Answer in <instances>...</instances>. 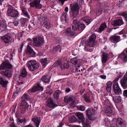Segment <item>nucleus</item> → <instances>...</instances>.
I'll return each mask as SVG.
<instances>
[{
	"instance_id": "obj_34",
	"label": "nucleus",
	"mask_w": 127,
	"mask_h": 127,
	"mask_svg": "<svg viewBox=\"0 0 127 127\" xmlns=\"http://www.w3.org/2000/svg\"><path fill=\"white\" fill-rule=\"evenodd\" d=\"M21 9L22 11V14L25 17L30 18V15L27 9L23 7L21 8Z\"/></svg>"
},
{
	"instance_id": "obj_62",
	"label": "nucleus",
	"mask_w": 127,
	"mask_h": 127,
	"mask_svg": "<svg viewBox=\"0 0 127 127\" xmlns=\"http://www.w3.org/2000/svg\"><path fill=\"white\" fill-rule=\"evenodd\" d=\"M70 91V89L69 88H66L65 90V92L66 93H68Z\"/></svg>"
},
{
	"instance_id": "obj_28",
	"label": "nucleus",
	"mask_w": 127,
	"mask_h": 127,
	"mask_svg": "<svg viewBox=\"0 0 127 127\" xmlns=\"http://www.w3.org/2000/svg\"><path fill=\"white\" fill-rule=\"evenodd\" d=\"M118 58L121 59L124 62H126L127 61V55L125 52H122L120 54Z\"/></svg>"
},
{
	"instance_id": "obj_38",
	"label": "nucleus",
	"mask_w": 127,
	"mask_h": 127,
	"mask_svg": "<svg viewBox=\"0 0 127 127\" xmlns=\"http://www.w3.org/2000/svg\"><path fill=\"white\" fill-rule=\"evenodd\" d=\"M87 115L88 116L94 115V113H95V111L93 109L91 110L90 109H88L86 111Z\"/></svg>"
},
{
	"instance_id": "obj_13",
	"label": "nucleus",
	"mask_w": 127,
	"mask_h": 127,
	"mask_svg": "<svg viewBox=\"0 0 127 127\" xmlns=\"http://www.w3.org/2000/svg\"><path fill=\"white\" fill-rule=\"evenodd\" d=\"M40 20L41 25L44 24V27L47 29L50 28V24L49 22L47 21L46 19L42 17L41 18Z\"/></svg>"
},
{
	"instance_id": "obj_10",
	"label": "nucleus",
	"mask_w": 127,
	"mask_h": 127,
	"mask_svg": "<svg viewBox=\"0 0 127 127\" xmlns=\"http://www.w3.org/2000/svg\"><path fill=\"white\" fill-rule=\"evenodd\" d=\"M109 102L108 101H106L104 103V111L106 113H111L112 112V107L110 106Z\"/></svg>"
},
{
	"instance_id": "obj_47",
	"label": "nucleus",
	"mask_w": 127,
	"mask_h": 127,
	"mask_svg": "<svg viewBox=\"0 0 127 127\" xmlns=\"http://www.w3.org/2000/svg\"><path fill=\"white\" fill-rule=\"evenodd\" d=\"M84 49L85 50L90 52H92L93 50V49L92 48H90L89 46H85Z\"/></svg>"
},
{
	"instance_id": "obj_54",
	"label": "nucleus",
	"mask_w": 127,
	"mask_h": 127,
	"mask_svg": "<svg viewBox=\"0 0 127 127\" xmlns=\"http://www.w3.org/2000/svg\"><path fill=\"white\" fill-rule=\"evenodd\" d=\"M121 15L124 16L127 20V13L125 12H123L121 13Z\"/></svg>"
},
{
	"instance_id": "obj_32",
	"label": "nucleus",
	"mask_w": 127,
	"mask_h": 127,
	"mask_svg": "<svg viewBox=\"0 0 127 127\" xmlns=\"http://www.w3.org/2000/svg\"><path fill=\"white\" fill-rule=\"evenodd\" d=\"M8 83V81L4 78H0V84L3 87H6Z\"/></svg>"
},
{
	"instance_id": "obj_63",
	"label": "nucleus",
	"mask_w": 127,
	"mask_h": 127,
	"mask_svg": "<svg viewBox=\"0 0 127 127\" xmlns=\"http://www.w3.org/2000/svg\"><path fill=\"white\" fill-rule=\"evenodd\" d=\"M63 124H64L62 123L61 122L59 124V125L57 127H62Z\"/></svg>"
},
{
	"instance_id": "obj_27",
	"label": "nucleus",
	"mask_w": 127,
	"mask_h": 127,
	"mask_svg": "<svg viewBox=\"0 0 127 127\" xmlns=\"http://www.w3.org/2000/svg\"><path fill=\"white\" fill-rule=\"evenodd\" d=\"M108 54L105 52H103L102 53L101 58V61L102 64L106 63L107 61Z\"/></svg>"
},
{
	"instance_id": "obj_58",
	"label": "nucleus",
	"mask_w": 127,
	"mask_h": 127,
	"mask_svg": "<svg viewBox=\"0 0 127 127\" xmlns=\"http://www.w3.org/2000/svg\"><path fill=\"white\" fill-rule=\"evenodd\" d=\"M71 101V102L70 103V105L72 106H74L76 105V102L74 101L73 100Z\"/></svg>"
},
{
	"instance_id": "obj_18",
	"label": "nucleus",
	"mask_w": 127,
	"mask_h": 127,
	"mask_svg": "<svg viewBox=\"0 0 127 127\" xmlns=\"http://www.w3.org/2000/svg\"><path fill=\"white\" fill-rule=\"evenodd\" d=\"M2 41L5 44H7L11 41V37L8 34H6L1 37Z\"/></svg>"
},
{
	"instance_id": "obj_41",
	"label": "nucleus",
	"mask_w": 127,
	"mask_h": 127,
	"mask_svg": "<svg viewBox=\"0 0 127 127\" xmlns=\"http://www.w3.org/2000/svg\"><path fill=\"white\" fill-rule=\"evenodd\" d=\"M84 99L85 101L86 102H91L89 96L88 94H85L84 95Z\"/></svg>"
},
{
	"instance_id": "obj_11",
	"label": "nucleus",
	"mask_w": 127,
	"mask_h": 127,
	"mask_svg": "<svg viewBox=\"0 0 127 127\" xmlns=\"http://www.w3.org/2000/svg\"><path fill=\"white\" fill-rule=\"evenodd\" d=\"M40 0H34L30 3V6L32 7H35L37 9H40L42 7V5L40 4Z\"/></svg>"
},
{
	"instance_id": "obj_39",
	"label": "nucleus",
	"mask_w": 127,
	"mask_h": 127,
	"mask_svg": "<svg viewBox=\"0 0 127 127\" xmlns=\"http://www.w3.org/2000/svg\"><path fill=\"white\" fill-rule=\"evenodd\" d=\"M113 100L115 102L119 103L121 100V98L119 96H114L113 97Z\"/></svg>"
},
{
	"instance_id": "obj_57",
	"label": "nucleus",
	"mask_w": 127,
	"mask_h": 127,
	"mask_svg": "<svg viewBox=\"0 0 127 127\" xmlns=\"http://www.w3.org/2000/svg\"><path fill=\"white\" fill-rule=\"evenodd\" d=\"M123 95L124 96L127 97V90H125L124 91Z\"/></svg>"
},
{
	"instance_id": "obj_44",
	"label": "nucleus",
	"mask_w": 127,
	"mask_h": 127,
	"mask_svg": "<svg viewBox=\"0 0 127 127\" xmlns=\"http://www.w3.org/2000/svg\"><path fill=\"white\" fill-rule=\"evenodd\" d=\"M73 100V97H66L64 98V100L65 102H69L72 101Z\"/></svg>"
},
{
	"instance_id": "obj_45",
	"label": "nucleus",
	"mask_w": 127,
	"mask_h": 127,
	"mask_svg": "<svg viewBox=\"0 0 127 127\" xmlns=\"http://www.w3.org/2000/svg\"><path fill=\"white\" fill-rule=\"evenodd\" d=\"M36 26V25H35L34 22H32L30 24L29 26V28L30 30H32L34 29L35 27Z\"/></svg>"
},
{
	"instance_id": "obj_51",
	"label": "nucleus",
	"mask_w": 127,
	"mask_h": 127,
	"mask_svg": "<svg viewBox=\"0 0 127 127\" xmlns=\"http://www.w3.org/2000/svg\"><path fill=\"white\" fill-rule=\"evenodd\" d=\"M72 53L73 55L76 56L78 53V50L77 49H75L72 51Z\"/></svg>"
},
{
	"instance_id": "obj_3",
	"label": "nucleus",
	"mask_w": 127,
	"mask_h": 127,
	"mask_svg": "<svg viewBox=\"0 0 127 127\" xmlns=\"http://www.w3.org/2000/svg\"><path fill=\"white\" fill-rule=\"evenodd\" d=\"M27 64L29 69L31 71H33L39 67V63L35 60H31L28 61Z\"/></svg>"
},
{
	"instance_id": "obj_50",
	"label": "nucleus",
	"mask_w": 127,
	"mask_h": 127,
	"mask_svg": "<svg viewBox=\"0 0 127 127\" xmlns=\"http://www.w3.org/2000/svg\"><path fill=\"white\" fill-rule=\"evenodd\" d=\"M18 122L21 123H25L26 122V120L25 118H24L21 119H18Z\"/></svg>"
},
{
	"instance_id": "obj_7",
	"label": "nucleus",
	"mask_w": 127,
	"mask_h": 127,
	"mask_svg": "<svg viewBox=\"0 0 127 127\" xmlns=\"http://www.w3.org/2000/svg\"><path fill=\"white\" fill-rule=\"evenodd\" d=\"M29 105L26 102H22L19 103L18 107L21 114H24L26 113L28 110Z\"/></svg>"
},
{
	"instance_id": "obj_49",
	"label": "nucleus",
	"mask_w": 127,
	"mask_h": 127,
	"mask_svg": "<svg viewBox=\"0 0 127 127\" xmlns=\"http://www.w3.org/2000/svg\"><path fill=\"white\" fill-rule=\"evenodd\" d=\"M47 59L46 58L42 59L41 62L42 65L45 66L46 64Z\"/></svg>"
},
{
	"instance_id": "obj_14",
	"label": "nucleus",
	"mask_w": 127,
	"mask_h": 127,
	"mask_svg": "<svg viewBox=\"0 0 127 127\" xmlns=\"http://www.w3.org/2000/svg\"><path fill=\"white\" fill-rule=\"evenodd\" d=\"M46 105L49 107L53 108L58 106L51 98H49L46 101Z\"/></svg>"
},
{
	"instance_id": "obj_9",
	"label": "nucleus",
	"mask_w": 127,
	"mask_h": 127,
	"mask_svg": "<svg viewBox=\"0 0 127 127\" xmlns=\"http://www.w3.org/2000/svg\"><path fill=\"white\" fill-rule=\"evenodd\" d=\"M96 38V36L94 34H92L89 38L87 41V46L91 47H93L95 45L94 41Z\"/></svg>"
},
{
	"instance_id": "obj_43",
	"label": "nucleus",
	"mask_w": 127,
	"mask_h": 127,
	"mask_svg": "<svg viewBox=\"0 0 127 127\" xmlns=\"http://www.w3.org/2000/svg\"><path fill=\"white\" fill-rule=\"evenodd\" d=\"M27 72L25 68H23L21 72V76L23 77H25L27 76Z\"/></svg>"
},
{
	"instance_id": "obj_20",
	"label": "nucleus",
	"mask_w": 127,
	"mask_h": 127,
	"mask_svg": "<svg viewBox=\"0 0 127 127\" xmlns=\"http://www.w3.org/2000/svg\"><path fill=\"white\" fill-rule=\"evenodd\" d=\"M27 53L30 57H34L35 54V52L29 45H28L27 47Z\"/></svg>"
},
{
	"instance_id": "obj_23",
	"label": "nucleus",
	"mask_w": 127,
	"mask_h": 127,
	"mask_svg": "<svg viewBox=\"0 0 127 127\" xmlns=\"http://www.w3.org/2000/svg\"><path fill=\"white\" fill-rule=\"evenodd\" d=\"M116 123H118L117 124H118V126L120 125V127H125L126 124L125 122L121 118H118Z\"/></svg>"
},
{
	"instance_id": "obj_42",
	"label": "nucleus",
	"mask_w": 127,
	"mask_h": 127,
	"mask_svg": "<svg viewBox=\"0 0 127 127\" xmlns=\"http://www.w3.org/2000/svg\"><path fill=\"white\" fill-rule=\"evenodd\" d=\"M26 18H22L21 19L20 21L22 26L24 27L26 25Z\"/></svg>"
},
{
	"instance_id": "obj_26",
	"label": "nucleus",
	"mask_w": 127,
	"mask_h": 127,
	"mask_svg": "<svg viewBox=\"0 0 127 127\" xmlns=\"http://www.w3.org/2000/svg\"><path fill=\"white\" fill-rule=\"evenodd\" d=\"M4 21L2 19H0V29L1 31L5 30L6 27V22Z\"/></svg>"
},
{
	"instance_id": "obj_29",
	"label": "nucleus",
	"mask_w": 127,
	"mask_h": 127,
	"mask_svg": "<svg viewBox=\"0 0 127 127\" xmlns=\"http://www.w3.org/2000/svg\"><path fill=\"white\" fill-rule=\"evenodd\" d=\"M66 15L67 13H65L61 17V19L63 22V26L64 27H65L67 25L66 19Z\"/></svg>"
},
{
	"instance_id": "obj_55",
	"label": "nucleus",
	"mask_w": 127,
	"mask_h": 127,
	"mask_svg": "<svg viewBox=\"0 0 127 127\" xmlns=\"http://www.w3.org/2000/svg\"><path fill=\"white\" fill-rule=\"evenodd\" d=\"M24 46L23 43H22L19 47V48L18 49V51L19 52H22V48Z\"/></svg>"
},
{
	"instance_id": "obj_36",
	"label": "nucleus",
	"mask_w": 127,
	"mask_h": 127,
	"mask_svg": "<svg viewBox=\"0 0 127 127\" xmlns=\"http://www.w3.org/2000/svg\"><path fill=\"white\" fill-rule=\"evenodd\" d=\"M62 93V92L61 91L59 90L56 91L54 94L53 95L54 98L56 99H58L59 97V95Z\"/></svg>"
},
{
	"instance_id": "obj_35",
	"label": "nucleus",
	"mask_w": 127,
	"mask_h": 127,
	"mask_svg": "<svg viewBox=\"0 0 127 127\" xmlns=\"http://www.w3.org/2000/svg\"><path fill=\"white\" fill-rule=\"evenodd\" d=\"M50 78V76H44L42 77L40 80L43 82L47 83L49 82Z\"/></svg>"
},
{
	"instance_id": "obj_56",
	"label": "nucleus",
	"mask_w": 127,
	"mask_h": 127,
	"mask_svg": "<svg viewBox=\"0 0 127 127\" xmlns=\"http://www.w3.org/2000/svg\"><path fill=\"white\" fill-rule=\"evenodd\" d=\"M72 63L74 65H76L77 64V61L75 59L71 61Z\"/></svg>"
},
{
	"instance_id": "obj_1",
	"label": "nucleus",
	"mask_w": 127,
	"mask_h": 127,
	"mask_svg": "<svg viewBox=\"0 0 127 127\" xmlns=\"http://www.w3.org/2000/svg\"><path fill=\"white\" fill-rule=\"evenodd\" d=\"M7 8L6 15L12 19H15L16 18L19 14L17 10L13 9V7L9 5H7Z\"/></svg>"
},
{
	"instance_id": "obj_48",
	"label": "nucleus",
	"mask_w": 127,
	"mask_h": 127,
	"mask_svg": "<svg viewBox=\"0 0 127 127\" xmlns=\"http://www.w3.org/2000/svg\"><path fill=\"white\" fill-rule=\"evenodd\" d=\"M77 108L80 110L83 111L85 110V107L83 106L80 105L77 106Z\"/></svg>"
},
{
	"instance_id": "obj_17",
	"label": "nucleus",
	"mask_w": 127,
	"mask_h": 127,
	"mask_svg": "<svg viewBox=\"0 0 127 127\" xmlns=\"http://www.w3.org/2000/svg\"><path fill=\"white\" fill-rule=\"evenodd\" d=\"M43 88L41 87L39 84L37 83L31 89L29 90V91L33 93L39 90L42 91Z\"/></svg>"
},
{
	"instance_id": "obj_2",
	"label": "nucleus",
	"mask_w": 127,
	"mask_h": 127,
	"mask_svg": "<svg viewBox=\"0 0 127 127\" xmlns=\"http://www.w3.org/2000/svg\"><path fill=\"white\" fill-rule=\"evenodd\" d=\"M72 30L73 31L78 30L81 32L85 28V26L83 24H81L77 19L73 20L72 24Z\"/></svg>"
},
{
	"instance_id": "obj_61",
	"label": "nucleus",
	"mask_w": 127,
	"mask_h": 127,
	"mask_svg": "<svg viewBox=\"0 0 127 127\" xmlns=\"http://www.w3.org/2000/svg\"><path fill=\"white\" fill-rule=\"evenodd\" d=\"M92 115H91L88 116L89 119L91 121H93L94 119V118L92 117Z\"/></svg>"
},
{
	"instance_id": "obj_25",
	"label": "nucleus",
	"mask_w": 127,
	"mask_h": 127,
	"mask_svg": "<svg viewBox=\"0 0 127 127\" xmlns=\"http://www.w3.org/2000/svg\"><path fill=\"white\" fill-rule=\"evenodd\" d=\"M1 74L3 76H5L6 77H11L12 73L10 71L6 70L5 71H1Z\"/></svg>"
},
{
	"instance_id": "obj_37",
	"label": "nucleus",
	"mask_w": 127,
	"mask_h": 127,
	"mask_svg": "<svg viewBox=\"0 0 127 127\" xmlns=\"http://www.w3.org/2000/svg\"><path fill=\"white\" fill-rule=\"evenodd\" d=\"M112 84V83L110 81H108L106 83V90L107 92H109L110 91Z\"/></svg>"
},
{
	"instance_id": "obj_19",
	"label": "nucleus",
	"mask_w": 127,
	"mask_h": 127,
	"mask_svg": "<svg viewBox=\"0 0 127 127\" xmlns=\"http://www.w3.org/2000/svg\"><path fill=\"white\" fill-rule=\"evenodd\" d=\"M121 86L125 89L127 87V73L125 75L120 81Z\"/></svg>"
},
{
	"instance_id": "obj_59",
	"label": "nucleus",
	"mask_w": 127,
	"mask_h": 127,
	"mask_svg": "<svg viewBox=\"0 0 127 127\" xmlns=\"http://www.w3.org/2000/svg\"><path fill=\"white\" fill-rule=\"evenodd\" d=\"M120 75L117 76L115 79L114 80V83L115 82H117V81L119 80V78H120Z\"/></svg>"
},
{
	"instance_id": "obj_24",
	"label": "nucleus",
	"mask_w": 127,
	"mask_h": 127,
	"mask_svg": "<svg viewBox=\"0 0 127 127\" xmlns=\"http://www.w3.org/2000/svg\"><path fill=\"white\" fill-rule=\"evenodd\" d=\"M107 27L106 23L105 22H104L100 25L98 29H97V32L100 33L106 28Z\"/></svg>"
},
{
	"instance_id": "obj_30",
	"label": "nucleus",
	"mask_w": 127,
	"mask_h": 127,
	"mask_svg": "<svg viewBox=\"0 0 127 127\" xmlns=\"http://www.w3.org/2000/svg\"><path fill=\"white\" fill-rule=\"evenodd\" d=\"M75 31L71 30L70 28H68L65 31V35L68 37H71L74 35V31Z\"/></svg>"
},
{
	"instance_id": "obj_33",
	"label": "nucleus",
	"mask_w": 127,
	"mask_h": 127,
	"mask_svg": "<svg viewBox=\"0 0 127 127\" xmlns=\"http://www.w3.org/2000/svg\"><path fill=\"white\" fill-rule=\"evenodd\" d=\"M30 99V97L29 96V95L27 93L25 94L21 97L22 102H26L27 101L29 100Z\"/></svg>"
},
{
	"instance_id": "obj_40",
	"label": "nucleus",
	"mask_w": 127,
	"mask_h": 127,
	"mask_svg": "<svg viewBox=\"0 0 127 127\" xmlns=\"http://www.w3.org/2000/svg\"><path fill=\"white\" fill-rule=\"evenodd\" d=\"M60 48L61 46H60L57 45L53 48V51L54 52H57L59 50V52H61V49Z\"/></svg>"
},
{
	"instance_id": "obj_6",
	"label": "nucleus",
	"mask_w": 127,
	"mask_h": 127,
	"mask_svg": "<svg viewBox=\"0 0 127 127\" xmlns=\"http://www.w3.org/2000/svg\"><path fill=\"white\" fill-rule=\"evenodd\" d=\"M79 6L77 3H76L71 7V11L70 12L71 16L74 18H76L77 17L79 13Z\"/></svg>"
},
{
	"instance_id": "obj_15",
	"label": "nucleus",
	"mask_w": 127,
	"mask_h": 127,
	"mask_svg": "<svg viewBox=\"0 0 127 127\" xmlns=\"http://www.w3.org/2000/svg\"><path fill=\"white\" fill-rule=\"evenodd\" d=\"M12 68V65L9 63L4 62L2 63L0 66V70L5 69H11Z\"/></svg>"
},
{
	"instance_id": "obj_12",
	"label": "nucleus",
	"mask_w": 127,
	"mask_h": 127,
	"mask_svg": "<svg viewBox=\"0 0 127 127\" xmlns=\"http://www.w3.org/2000/svg\"><path fill=\"white\" fill-rule=\"evenodd\" d=\"M113 89L115 94L117 95H120L122 94V91L118 85L117 82H115L113 85Z\"/></svg>"
},
{
	"instance_id": "obj_64",
	"label": "nucleus",
	"mask_w": 127,
	"mask_h": 127,
	"mask_svg": "<svg viewBox=\"0 0 127 127\" xmlns=\"http://www.w3.org/2000/svg\"><path fill=\"white\" fill-rule=\"evenodd\" d=\"M11 127H17L16 126H15V124L13 123H12L11 125Z\"/></svg>"
},
{
	"instance_id": "obj_8",
	"label": "nucleus",
	"mask_w": 127,
	"mask_h": 127,
	"mask_svg": "<svg viewBox=\"0 0 127 127\" xmlns=\"http://www.w3.org/2000/svg\"><path fill=\"white\" fill-rule=\"evenodd\" d=\"M60 61H57L56 63L53 64V66L56 67L58 65H59L62 69L65 68H68L69 67V64L66 60L65 61V62L61 63H60Z\"/></svg>"
},
{
	"instance_id": "obj_5",
	"label": "nucleus",
	"mask_w": 127,
	"mask_h": 127,
	"mask_svg": "<svg viewBox=\"0 0 127 127\" xmlns=\"http://www.w3.org/2000/svg\"><path fill=\"white\" fill-rule=\"evenodd\" d=\"M75 115L78 118L80 121L82 122V124L84 127H89V120L85 118L83 113L79 112H77L76 113Z\"/></svg>"
},
{
	"instance_id": "obj_53",
	"label": "nucleus",
	"mask_w": 127,
	"mask_h": 127,
	"mask_svg": "<svg viewBox=\"0 0 127 127\" xmlns=\"http://www.w3.org/2000/svg\"><path fill=\"white\" fill-rule=\"evenodd\" d=\"M68 0H58V2L59 3L62 4L63 6L64 4V2L65 1H68Z\"/></svg>"
},
{
	"instance_id": "obj_4",
	"label": "nucleus",
	"mask_w": 127,
	"mask_h": 127,
	"mask_svg": "<svg viewBox=\"0 0 127 127\" xmlns=\"http://www.w3.org/2000/svg\"><path fill=\"white\" fill-rule=\"evenodd\" d=\"M33 42V45L36 47H39L42 46L44 42V39L40 36H36L32 38Z\"/></svg>"
},
{
	"instance_id": "obj_52",
	"label": "nucleus",
	"mask_w": 127,
	"mask_h": 127,
	"mask_svg": "<svg viewBox=\"0 0 127 127\" xmlns=\"http://www.w3.org/2000/svg\"><path fill=\"white\" fill-rule=\"evenodd\" d=\"M19 21L16 20H15L13 22V24L14 26H18L19 24Z\"/></svg>"
},
{
	"instance_id": "obj_31",
	"label": "nucleus",
	"mask_w": 127,
	"mask_h": 127,
	"mask_svg": "<svg viewBox=\"0 0 127 127\" xmlns=\"http://www.w3.org/2000/svg\"><path fill=\"white\" fill-rule=\"evenodd\" d=\"M82 20L86 23L87 25H88L92 21V19L88 16L83 17Z\"/></svg>"
},
{
	"instance_id": "obj_16",
	"label": "nucleus",
	"mask_w": 127,
	"mask_h": 127,
	"mask_svg": "<svg viewBox=\"0 0 127 127\" xmlns=\"http://www.w3.org/2000/svg\"><path fill=\"white\" fill-rule=\"evenodd\" d=\"M109 40L112 43H116L120 41L121 39L119 36L114 35L110 37Z\"/></svg>"
},
{
	"instance_id": "obj_21",
	"label": "nucleus",
	"mask_w": 127,
	"mask_h": 127,
	"mask_svg": "<svg viewBox=\"0 0 127 127\" xmlns=\"http://www.w3.org/2000/svg\"><path fill=\"white\" fill-rule=\"evenodd\" d=\"M124 24V22L122 19H118L114 20L111 23L112 25L114 26H120Z\"/></svg>"
},
{
	"instance_id": "obj_60",
	"label": "nucleus",
	"mask_w": 127,
	"mask_h": 127,
	"mask_svg": "<svg viewBox=\"0 0 127 127\" xmlns=\"http://www.w3.org/2000/svg\"><path fill=\"white\" fill-rule=\"evenodd\" d=\"M99 77L103 79H105L106 78V75H100Z\"/></svg>"
},
{
	"instance_id": "obj_46",
	"label": "nucleus",
	"mask_w": 127,
	"mask_h": 127,
	"mask_svg": "<svg viewBox=\"0 0 127 127\" xmlns=\"http://www.w3.org/2000/svg\"><path fill=\"white\" fill-rule=\"evenodd\" d=\"M70 122L73 123L76 122L77 121V119L74 116H73L70 119Z\"/></svg>"
},
{
	"instance_id": "obj_22",
	"label": "nucleus",
	"mask_w": 127,
	"mask_h": 127,
	"mask_svg": "<svg viewBox=\"0 0 127 127\" xmlns=\"http://www.w3.org/2000/svg\"><path fill=\"white\" fill-rule=\"evenodd\" d=\"M32 121L34 122L36 127H38L41 121L40 117L35 116L32 119Z\"/></svg>"
}]
</instances>
